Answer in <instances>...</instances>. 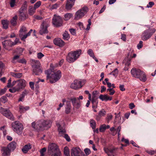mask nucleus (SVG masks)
<instances>
[{
  "label": "nucleus",
  "mask_w": 156,
  "mask_h": 156,
  "mask_svg": "<svg viewBox=\"0 0 156 156\" xmlns=\"http://www.w3.org/2000/svg\"><path fill=\"white\" fill-rule=\"evenodd\" d=\"M45 73L47 75V79H49L50 82L51 83L56 82L62 76V73L60 70L50 69L46 71Z\"/></svg>",
  "instance_id": "f257e3e1"
},
{
  "label": "nucleus",
  "mask_w": 156,
  "mask_h": 156,
  "mask_svg": "<svg viewBox=\"0 0 156 156\" xmlns=\"http://www.w3.org/2000/svg\"><path fill=\"white\" fill-rule=\"evenodd\" d=\"M131 73L133 77L139 79L141 81L144 82L147 80L145 73L138 69L132 68L131 70Z\"/></svg>",
  "instance_id": "f03ea898"
},
{
  "label": "nucleus",
  "mask_w": 156,
  "mask_h": 156,
  "mask_svg": "<svg viewBox=\"0 0 156 156\" xmlns=\"http://www.w3.org/2000/svg\"><path fill=\"white\" fill-rule=\"evenodd\" d=\"M81 52L80 49L70 51L66 56L67 61L70 63L74 62L79 58L81 54Z\"/></svg>",
  "instance_id": "7ed1b4c3"
},
{
  "label": "nucleus",
  "mask_w": 156,
  "mask_h": 156,
  "mask_svg": "<svg viewBox=\"0 0 156 156\" xmlns=\"http://www.w3.org/2000/svg\"><path fill=\"white\" fill-rule=\"evenodd\" d=\"M50 21L48 19H46L43 21L41 25L39 31V33L41 35H42L48 33V28L50 25Z\"/></svg>",
  "instance_id": "20e7f679"
},
{
  "label": "nucleus",
  "mask_w": 156,
  "mask_h": 156,
  "mask_svg": "<svg viewBox=\"0 0 156 156\" xmlns=\"http://www.w3.org/2000/svg\"><path fill=\"white\" fill-rule=\"evenodd\" d=\"M12 127L13 130L19 135L23 133V126L22 123L19 121H15L12 123Z\"/></svg>",
  "instance_id": "39448f33"
},
{
  "label": "nucleus",
  "mask_w": 156,
  "mask_h": 156,
  "mask_svg": "<svg viewBox=\"0 0 156 156\" xmlns=\"http://www.w3.org/2000/svg\"><path fill=\"white\" fill-rule=\"evenodd\" d=\"M154 28H150L144 30L143 33L141 38L143 41H146L149 39L155 31Z\"/></svg>",
  "instance_id": "423d86ee"
},
{
  "label": "nucleus",
  "mask_w": 156,
  "mask_h": 156,
  "mask_svg": "<svg viewBox=\"0 0 156 156\" xmlns=\"http://www.w3.org/2000/svg\"><path fill=\"white\" fill-rule=\"evenodd\" d=\"M34 64L32 66L33 74L36 75H39L42 73L40 62L37 60H34Z\"/></svg>",
  "instance_id": "0eeeda50"
},
{
  "label": "nucleus",
  "mask_w": 156,
  "mask_h": 156,
  "mask_svg": "<svg viewBox=\"0 0 156 156\" xmlns=\"http://www.w3.org/2000/svg\"><path fill=\"white\" fill-rule=\"evenodd\" d=\"M88 9L87 6H84L78 10L75 14V19L79 20L82 18L88 12Z\"/></svg>",
  "instance_id": "6e6552de"
},
{
  "label": "nucleus",
  "mask_w": 156,
  "mask_h": 156,
  "mask_svg": "<svg viewBox=\"0 0 156 156\" xmlns=\"http://www.w3.org/2000/svg\"><path fill=\"white\" fill-rule=\"evenodd\" d=\"M53 24L56 27H59L62 26L63 24L62 20L61 17L54 15L52 20Z\"/></svg>",
  "instance_id": "1a4fd4ad"
},
{
  "label": "nucleus",
  "mask_w": 156,
  "mask_h": 156,
  "mask_svg": "<svg viewBox=\"0 0 156 156\" xmlns=\"http://www.w3.org/2000/svg\"><path fill=\"white\" fill-rule=\"evenodd\" d=\"M85 81L84 80L82 81L75 80L74 81L73 83H72L71 85V88L76 90L81 88L82 86L85 84Z\"/></svg>",
  "instance_id": "9d476101"
},
{
  "label": "nucleus",
  "mask_w": 156,
  "mask_h": 156,
  "mask_svg": "<svg viewBox=\"0 0 156 156\" xmlns=\"http://www.w3.org/2000/svg\"><path fill=\"white\" fill-rule=\"evenodd\" d=\"M0 112L3 115L7 118L12 121L14 120L13 115L9 110L0 107Z\"/></svg>",
  "instance_id": "9b49d317"
},
{
  "label": "nucleus",
  "mask_w": 156,
  "mask_h": 156,
  "mask_svg": "<svg viewBox=\"0 0 156 156\" xmlns=\"http://www.w3.org/2000/svg\"><path fill=\"white\" fill-rule=\"evenodd\" d=\"M27 85V82L24 79H20L18 80V83L15 87L18 90V92L20 91L23 90L26 87Z\"/></svg>",
  "instance_id": "f8f14e48"
},
{
  "label": "nucleus",
  "mask_w": 156,
  "mask_h": 156,
  "mask_svg": "<svg viewBox=\"0 0 156 156\" xmlns=\"http://www.w3.org/2000/svg\"><path fill=\"white\" fill-rule=\"evenodd\" d=\"M48 150L49 153H55L59 151L58 146L54 143L50 144L48 147Z\"/></svg>",
  "instance_id": "ddd939ff"
},
{
  "label": "nucleus",
  "mask_w": 156,
  "mask_h": 156,
  "mask_svg": "<svg viewBox=\"0 0 156 156\" xmlns=\"http://www.w3.org/2000/svg\"><path fill=\"white\" fill-rule=\"evenodd\" d=\"M105 152L107 154L108 156H115L116 155L115 151L116 148L113 147H104V149Z\"/></svg>",
  "instance_id": "4468645a"
},
{
  "label": "nucleus",
  "mask_w": 156,
  "mask_h": 156,
  "mask_svg": "<svg viewBox=\"0 0 156 156\" xmlns=\"http://www.w3.org/2000/svg\"><path fill=\"white\" fill-rule=\"evenodd\" d=\"M3 47L9 51L11 50L10 48L13 45V42L10 40H6L2 42Z\"/></svg>",
  "instance_id": "2eb2a0df"
},
{
  "label": "nucleus",
  "mask_w": 156,
  "mask_h": 156,
  "mask_svg": "<svg viewBox=\"0 0 156 156\" xmlns=\"http://www.w3.org/2000/svg\"><path fill=\"white\" fill-rule=\"evenodd\" d=\"M70 100L75 108L77 109L80 108L81 106V102L80 100L75 97L71 98Z\"/></svg>",
  "instance_id": "dca6fc26"
},
{
  "label": "nucleus",
  "mask_w": 156,
  "mask_h": 156,
  "mask_svg": "<svg viewBox=\"0 0 156 156\" xmlns=\"http://www.w3.org/2000/svg\"><path fill=\"white\" fill-rule=\"evenodd\" d=\"M81 150L78 147H73L71 150V156H80Z\"/></svg>",
  "instance_id": "f3484780"
},
{
  "label": "nucleus",
  "mask_w": 156,
  "mask_h": 156,
  "mask_svg": "<svg viewBox=\"0 0 156 156\" xmlns=\"http://www.w3.org/2000/svg\"><path fill=\"white\" fill-rule=\"evenodd\" d=\"M2 156H10V150L7 147H2Z\"/></svg>",
  "instance_id": "a211bd4d"
},
{
  "label": "nucleus",
  "mask_w": 156,
  "mask_h": 156,
  "mask_svg": "<svg viewBox=\"0 0 156 156\" xmlns=\"http://www.w3.org/2000/svg\"><path fill=\"white\" fill-rule=\"evenodd\" d=\"M53 43L55 45L60 47H62L64 44V42L59 38L54 39Z\"/></svg>",
  "instance_id": "6ab92c4d"
},
{
  "label": "nucleus",
  "mask_w": 156,
  "mask_h": 156,
  "mask_svg": "<svg viewBox=\"0 0 156 156\" xmlns=\"http://www.w3.org/2000/svg\"><path fill=\"white\" fill-rule=\"evenodd\" d=\"M75 0H67L66 8L67 10L71 9L75 3Z\"/></svg>",
  "instance_id": "aec40b11"
},
{
  "label": "nucleus",
  "mask_w": 156,
  "mask_h": 156,
  "mask_svg": "<svg viewBox=\"0 0 156 156\" xmlns=\"http://www.w3.org/2000/svg\"><path fill=\"white\" fill-rule=\"evenodd\" d=\"M56 125L58 127L59 135L60 136H63L66 132L65 129L63 127H61L59 123H56Z\"/></svg>",
  "instance_id": "412c9836"
},
{
  "label": "nucleus",
  "mask_w": 156,
  "mask_h": 156,
  "mask_svg": "<svg viewBox=\"0 0 156 156\" xmlns=\"http://www.w3.org/2000/svg\"><path fill=\"white\" fill-rule=\"evenodd\" d=\"M99 98L102 101H111L112 99V97H109L107 94H101L99 96Z\"/></svg>",
  "instance_id": "4be33fe9"
},
{
  "label": "nucleus",
  "mask_w": 156,
  "mask_h": 156,
  "mask_svg": "<svg viewBox=\"0 0 156 156\" xmlns=\"http://www.w3.org/2000/svg\"><path fill=\"white\" fill-rule=\"evenodd\" d=\"M44 129L43 121L40 120L37 122V129L42 130Z\"/></svg>",
  "instance_id": "5701e85b"
},
{
  "label": "nucleus",
  "mask_w": 156,
  "mask_h": 156,
  "mask_svg": "<svg viewBox=\"0 0 156 156\" xmlns=\"http://www.w3.org/2000/svg\"><path fill=\"white\" fill-rule=\"evenodd\" d=\"M16 143L15 142L12 141L8 145L7 147L11 151L14 150L16 148Z\"/></svg>",
  "instance_id": "b1692460"
},
{
  "label": "nucleus",
  "mask_w": 156,
  "mask_h": 156,
  "mask_svg": "<svg viewBox=\"0 0 156 156\" xmlns=\"http://www.w3.org/2000/svg\"><path fill=\"white\" fill-rule=\"evenodd\" d=\"M32 147L31 145L30 144L26 145L23 148L22 150L24 153H26Z\"/></svg>",
  "instance_id": "393cba45"
},
{
  "label": "nucleus",
  "mask_w": 156,
  "mask_h": 156,
  "mask_svg": "<svg viewBox=\"0 0 156 156\" xmlns=\"http://www.w3.org/2000/svg\"><path fill=\"white\" fill-rule=\"evenodd\" d=\"M66 105L65 112L66 114H68L70 112L71 106L70 102L69 101H67Z\"/></svg>",
  "instance_id": "a878e982"
},
{
  "label": "nucleus",
  "mask_w": 156,
  "mask_h": 156,
  "mask_svg": "<svg viewBox=\"0 0 156 156\" xmlns=\"http://www.w3.org/2000/svg\"><path fill=\"white\" fill-rule=\"evenodd\" d=\"M51 122L49 120H44L43 125L44 129H47L51 127Z\"/></svg>",
  "instance_id": "bb28decb"
},
{
  "label": "nucleus",
  "mask_w": 156,
  "mask_h": 156,
  "mask_svg": "<svg viewBox=\"0 0 156 156\" xmlns=\"http://www.w3.org/2000/svg\"><path fill=\"white\" fill-rule=\"evenodd\" d=\"M19 16L20 20L21 21H24L28 17V15L25 12L19 13Z\"/></svg>",
  "instance_id": "cd10ccee"
},
{
  "label": "nucleus",
  "mask_w": 156,
  "mask_h": 156,
  "mask_svg": "<svg viewBox=\"0 0 156 156\" xmlns=\"http://www.w3.org/2000/svg\"><path fill=\"white\" fill-rule=\"evenodd\" d=\"M110 128L109 125H106L105 124H103L100 126L99 128V130L100 132H104L106 129H108Z\"/></svg>",
  "instance_id": "c85d7f7f"
},
{
  "label": "nucleus",
  "mask_w": 156,
  "mask_h": 156,
  "mask_svg": "<svg viewBox=\"0 0 156 156\" xmlns=\"http://www.w3.org/2000/svg\"><path fill=\"white\" fill-rule=\"evenodd\" d=\"M30 108L29 106H26L25 107L23 106L22 105L19 106L20 112L21 113H24L26 111L28 110Z\"/></svg>",
  "instance_id": "c756f323"
},
{
  "label": "nucleus",
  "mask_w": 156,
  "mask_h": 156,
  "mask_svg": "<svg viewBox=\"0 0 156 156\" xmlns=\"http://www.w3.org/2000/svg\"><path fill=\"white\" fill-rule=\"evenodd\" d=\"M35 10L36 9L32 6H30L28 9V13L30 15H32L35 12Z\"/></svg>",
  "instance_id": "7c9ffc66"
},
{
  "label": "nucleus",
  "mask_w": 156,
  "mask_h": 156,
  "mask_svg": "<svg viewBox=\"0 0 156 156\" xmlns=\"http://www.w3.org/2000/svg\"><path fill=\"white\" fill-rule=\"evenodd\" d=\"M11 74L12 76L17 78H21L22 76V74L21 73H15L14 72H11Z\"/></svg>",
  "instance_id": "2f4dec72"
},
{
  "label": "nucleus",
  "mask_w": 156,
  "mask_h": 156,
  "mask_svg": "<svg viewBox=\"0 0 156 156\" xmlns=\"http://www.w3.org/2000/svg\"><path fill=\"white\" fill-rule=\"evenodd\" d=\"M18 17L16 15L13 17L11 20V23L12 25L13 26L16 25L17 23L16 20L17 19Z\"/></svg>",
  "instance_id": "473e14b6"
},
{
  "label": "nucleus",
  "mask_w": 156,
  "mask_h": 156,
  "mask_svg": "<svg viewBox=\"0 0 156 156\" xmlns=\"http://www.w3.org/2000/svg\"><path fill=\"white\" fill-rule=\"evenodd\" d=\"M20 56V55H15L13 56L11 61L14 64L18 62Z\"/></svg>",
  "instance_id": "72a5a7b5"
},
{
  "label": "nucleus",
  "mask_w": 156,
  "mask_h": 156,
  "mask_svg": "<svg viewBox=\"0 0 156 156\" xmlns=\"http://www.w3.org/2000/svg\"><path fill=\"white\" fill-rule=\"evenodd\" d=\"M2 23L3 28L7 29L8 28V22L7 20H2Z\"/></svg>",
  "instance_id": "f704fd0d"
},
{
  "label": "nucleus",
  "mask_w": 156,
  "mask_h": 156,
  "mask_svg": "<svg viewBox=\"0 0 156 156\" xmlns=\"http://www.w3.org/2000/svg\"><path fill=\"white\" fill-rule=\"evenodd\" d=\"M62 36L63 37V38L66 40H68L70 38L69 34L66 31H65L63 34Z\"/></svg>",
  "instance_id": "c9c22d12"
},
{
  "label": "nucleus",
  "mask_w": 156,
  "mask_h": 156,
  "mask_svg": "<svg viewBox=\"0 0 156 156\" xmlns=\"http://www.w3.org/2000/svg\"><path fill=\"white\" fill-rule=\"evenodd\" d=\"M64 153L65 156H70L69 149L67 147H65L64 149Z\"/></svg>",
  "instance_id": "e433bc0d"
},
{
  "label": "nucleus",
  "mask_w": 156,
  "mask_h": 156,
  "mask_svg": "<svg viewBox=\"0 0 156 156\" xmlns=\"http://www.w3.org/2000/svg\"><path fill=\"white\" fill-rule=\"evenodd\" d=\"M73 16V15L71 13H67L65 15L64 20L67 21L69 20Z\"/></svg>",
  "instance_id": "4c0bfd02"
},
{
  "label": "nucleus",
  "mask_w": 156,
  "mask_h": 156,
  "mask_svg": "<svg viewBox=\"0 0 156 156\" xmlns=\"http://www.w3.org/2000/svg\"><path fill=\"white\" fill-rule=\"evenodd\" d=\"M27 31V29L26 28L24 27H22L20 28V34H25L26 32Z\"/></svg>",
  "instance_id": "58836bf2"
},
{
  "label": "nucleus",
  "mask_w": 156,
  "mask_h": 156,
  "mask_svg": "<svg viewBox=\"0 0 156 156\" xmlns=\"http://www.w3.org/2000/svg\"><path fill=\"white\" fill-rule=\"evenodd\" d=\"M30 90L29 89H25L21 94L25 97V96L27 95L30 93Z\"/></svg>",
  "instance_id": "ea45409f"
},
{
  "label": "nucleus",
  "mask_w": 156,
  "mask_h": 156,
  "mask_svg": "<svg viewBox=\"0 0 156 156\" xmlns=\"http://www.w3.org/2000/svg\"><path fill=\"white\" fill-rule=\"evenodd\" d=\"M20 34L19 37L20 38L21 40L22 41H24L25 39L28 37L27 34Z\"/></svg>",
  "instance_id": "a19ab883"
},
{
  "label": "nucleus",
  "mask_w": 156,
  "mask_h": 156,
  "mask_svg": "<svg viewBox=\"0 0 156 156\" xmlns=\"http://www.w3.org/2000/svg\"><path fill=\"white\" fill-rule=\"evenodd\" d=\"M118 70L117 69H115L112 73L110 74L113 75L114 76L116 77L118 73Z\"/></svg>",
  "instance_id": "79ce46f5"
},
{
  "label": "nucleus",
  "mask_w": 156,
  "mask_h": 156,
  "mask_svg": "<svg viewBox=\"0 0 156 156\" xmlns=\"http://www.w3.org/2000/svg\"><path fill=\"white\" fill-rule=\"evenodd\" d=\"M41 3V1H38L34 5V7H33L36 9L40 6Z\"/></svg>",
  "instance_id": "37998d69"
},
{
  "label": "nucleus",
  "mask_w": 156,
  "mask_h": 156,
  "mask_svg": "<svg viewBox=\"0 0 156 156\" xmlns=\"http://www.w3.org/2000/svg\"><path fill=\"white\" fill-rule=\"evenodd\" d=\"M91 102L92 104H98V101L97 98H96L95 96H93L91 99Z\"/></svg>",
  "instance_id": "c03bdc74"
},
{
  "label": "nucleus",
  "mask_w": 156,
  "mask_h": 156,
  "mask_svg": "<svg viewBox=\"0 0 156 156\" xmlns=\"http://www.w3.org/2000/svg\"><path fill=\"white\" fill-rule=\"evenodd\" d=\"M106 112L105 110L102 109L99 112L98 114L101 117L104 116L106 114Z\"/></svg>",
  "instance_id": "a18cd8bd"
},
{
  "label": "nucleus",
  "mask_w": 156,
  "mask_h": 156,
  "mask_svg": "<svg viewBox=\"0 0 156 156\" xmlns=\"http://www.w3.org/2000/svg\"><path fill=\"white\" fill-rule=\"evenodd\" d=\"M90 126L93 129H95L96 127V122L94 120H91L90 121Z\"/></svg>",
  "instance_id": "49530a36"
},
{
  "label": "nucleus",
  "mask_w": 156,
  "mask_h": 156,
  "mask_svg": "<svg viewBox=\"0 0 156 156\" xmlns=\"http://www.w3.org/2000/svg\"><path fill=\"white\" fill-rule=\"evenodd\" d=\"M0 100L2 102L5 103L7 101L8 99L6 96H3L1 97Z\"/></svg>",
  "instance_id": "de8ad7c7"
},
{
  "label": "nucleus",
  "mask_w": 156,
  "mask_h": 156,
  "mask_svg": "<svg viewBox=\"0 0 156 156\" xmlns=\"http://www.w3.org/2000/svg\"><path fill=\"white\" fill-rule=\"evenodd\" d=\"M23 50L24 49L23 48H19L16 49V51L18 54L20 55L23 52Z\"/></svg>",
  "instance_id": "09e8293b"
},
{
  "label": "nucleus",
  "mask_w": 156,
  "mask_h": 156,
  "mask_svg": "<svg viewBox=\"0 0 156 156\" xmlns=\"http://www.w3.org/2000/svg\"><path fill=\"white\" fill-rule=\"evenodd\" d=\"M107 92H109V94L111 95H112L114 94L115 93L114 90L112 88H108L107 89Z\"/></svg>",
  "instance_id": "8fccbe9b"
},
{
  "label": "nucleus",
  "mask_w": 156,
  "mask_h": 156,
  "mask_svg": "<svg viewBox=\"0 0 156 156\" xmlns=\"http://www.w3.org/2000/svg\"><path fill=\"white\" fill-rule=\"evenodd\" d=\"M26 7L24 5H23L22 7L19 10V13L24 12V11L26 9Z\"/></svg>",
  "instance_id": "3c124183"
},
{
  "label": "nucleus",
  "mask_w": 156,
  "mask_h": 156,
  "mask_svg": "<svg viewBox=\"0 0 156 156\" xmlns=\"http://www.w3.org/2000/svg\"><path fill=\"white\" fill-rule=\"evenodd\" d=\"M46 148L45 147H44L40 151L41 154L40 156H44V153L46 151Z\"/></svg>",
  "instance_id": "603ef678"
},
{
  "label": "nucleus",
  "mask_w": 156,
  "mask_h": 156,
  "mask_svg": "<svg viewBox=\"0 0 156 156\" xmlns=\"http://www.w3.org/2000/svg\"><path fill=\"white\" fill-rule=\"evenodd\" d=\"M87 53L91 57H92L94 55L93 50L91 49H89L87 51Z\"/></svg>",
  "instance_id": "864d4df0"
},
{
  "label": "nucleus",
  "mask_w": 156,
  "mask_h": 156,
  "mask_svg": "<svg viewBox=\"0 0 156 156\" xmlns=\"http://www.w3.org/2000/svg\"><path fill=\"white\" fill-rule=\"evenodd\" d=\"M34 18L36 20H41L44 18V17H42L39 15H34Z\"/></svg>",
  "instance_id": "5fc2aeb1"
},
{
  "label": "nucleus",
  "mask_w": 156,
  "mask_h": 156,
  "mask_svg": "<svg viewBox=\"0 0 156 156\" xmlns=\"http://www.w3.org/2000/svg\"><path fill=\"white\" fill-rule=\"evenodd\" d=\"M10 6L12 8L16 5V0H11L10 3Z\"/></svg>",
  "instance_id": "6e6d98bb"
},
{
  "label": "nucleus",
  "mask_w": 156,
  "mask_h": 156,
  "mask_svg": "<svg viewBox=\"0 0 156 156\" xmlns=\"http://www.w3.org/2000/svg\"><path fill=\"white\" fill-rule=\"evenodd\" d=\"M88 24H87V27L86 29V30H89L90 29V26L91 24V22L90 19L88 20Z\"/></svg>",
  "instance_id": "4d7b16f0"
},
{
  "label": "nucleus",
  "mask_w": 156,
  "mask_h": 156,
  "mask_svg": "<svg viewBox=\"0 0 156 156\" xmlns=\"http://www.w3.org/2000/svg\"><path fill=\"white\" fill-rule=\"evenodd\" d=\"M9 90L10 92L12 93H14L16 92H18V90L15 87L12 89H9Z\"/></svg>",
  "instance_id": "13d9d810"
},
{
  "label": "nucleus",
  "mask_w": 156,
  "mask_h": 156,
  "mask_svg": "<svg viewBox=\"0 0 156 156\" xmlns=\"http://www.w3.org/2000/svg\"><path fill=\"white\" fill-rule=\"evenodd\" d=\"M59 6V4L58 3H55L51 6V9H56Z\"/></svg>",
  "instance_id": "bf43d9fd"
},
{
  "label": "nucleus",
  "mask_w": 156,
  "mask_h": 156,
  "mask_svg": "<svg viewBox=\"0 0 156 156\" xmlns=\"http://www.w3.org/2000/svg\"><path fill=\"white\" fill-rule=\"evenodd\" d=\"M29 86L31 89L32 90H34V83L33 82H30L29 83Z\"/></svg>",
  "instance_id": "052dcab7"
},
{
  "label": "nucleus",
  "mask_w": 156,
  "mask_h": 156,
  "mask_svg": "<svg viewBox=\"0 0 156 156\" xmlns=\"http://www.w3.org/2000/svg\"><path fill=\"white\" fill-rule=\"evenodd\" d=\"M143 46V41H140L139 43L137 45V48L138 49H140L142 48Z\"/></svg>",
  "instance_id": "680f3d73"
},
{
  "label": "nucleus",
  "mask_w": 156,
  "mask_h": 156,
  "mask_svg": "<svg viewBox=\"0 0 156 156\" xmlns=\"http://www.w3.org/2000/svg\"><path fill=\"white\" fill-rule=\"evenodd\" d=\"M44 56V55L41 52H39L37 53V57L38 59H41Z\"/></svg>",
  "instance_id": "e2e57ef3"
},
{
  "label": "nucleus",
  "mask_w": 156,
  "mask_h": 156,
  "mask_svg": "<svg viewBox=\"0 0 156 156\" xmlns=\"http://www.w3.org/2000/svg\"><path fill=\"white\" fill-rule=\"evenodd\" d=\"M5 66L4 63L0 61V71L2 72V70L5 67Z\"/></svg>",
  "instance_id": "0e129e2a"
},
{
  "label": "nucleus",
  "mask_w": 156,
  "mask_h": 156,
  "mask_svg": "<svg viewBox=\"0 0 156 156\" xmlns=\"http://www.w3.org/2000/svg\"><path fill=\"white\" fill-rule=\"evenodd\" d=\"M84 151L86 155H89L90 153V151L88 148H86L84 149Z\"/></svg>",
  "instance_id": "69168bd1"
},
{
  "label": "nucleus",
  "mask_w": 156,
  "mask_h": 156,
  "mask_svg": "<svg viewBox=\"0 0 156 156\" xmlns=\"http://www.w3.org/2000/svg\"><path fill=\"white\" fill-rule=\"evenodd\" d=\"M154 3L153 2H150L147 5L146 7L147 8H151L154 5Z\"/></svg>",
  "instance_id": "338daca9"
},
{
  "label": "nucleus",
  "mask_w": 156,
  "mask_h": 156,
  "mask_svg": "<svg viewBox=\"0 0 156 156\" xmlns=\"http://www.w3.org/2000/svg\"><path fill=\"white\" fill-rule=\"evenodd\" d=\"M112 115L110 114H108L107 115V120L108 123L112 119Z\"/></svg>",
  "instance_id": "774afa93"
}]
</instances>
